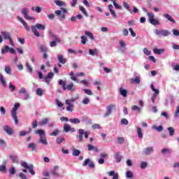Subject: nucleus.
I'll return each mask as SVG.
<instances>
[{
  "mask_svg": "<svg viewBox=\"0 0 179 179\" xmlns=\"http://www.w3.org/2000/svg\"><path fill=\"white\" fill-rule=\"evenodd\" d=\"M155 34L157 36H163L164 37H167L169 34H171V33L167 29H155Z\"/></svg>",
  "mask_w": 179,
  "mask_h": 179,
  "instance_id": "1a4fd4ad",
  "label": "nucleus"
},
{
  "mask_svg": "<svg viewBox=\"0 0 179 179\" xmlns=\"http://www.w3.org/2000/svg\"><path fill=\"white\" fill-rule=\"evenodd\" d=\"M150 87L152 90L155 92V93L153 94L152 98L156 99L157 97V94H159V90H157L156 88H155V85L153 84L150 85Z\"/></svg>",
  "mask_w": 179,
  "mask_h": 179,
  "instance_id": "f3484780",
  "label": "nucleus"
},
{
  "mask_svg": "<svg viewBox=\"0 0 179 179\" xmlns=\"http://www.w3.org/2000/svg\"><path fill=\"white\" fill-rule=\"evenodd\" d=\"M147 16H148V22L152 26H157L160 24V22L159 20L155 19V14L153 13H148Z\"/></svg>",
  "mask_w": 179,
  "mask_h": 179,
  "instance_id": "423d86ee",
  "label": "nucleus"
},
{
  "mask_svg": "<svg viewBox=\"0 0 179 179\" xmlns=\"http://www.w3.org/2000/svg\"><path fill=\"white\" fill-rule=\"evenodd\" d=\"M17 20H19V22H20V23H22V24L24 26V27L27 31H30V27H29V26L27 25V22H26V21H24V20H23V18H22L20 16H17Z\"/></svg>",
  "mask_w": 179,
  "mask_h": 179,
  "instance_id": "ddd939ff",
  "label": "nucleus"
},
{
  "mask_svg": "<svg viewBox=\"0 0 179 179\" xmlns=\"http://www.w3.org/2000/svg\"><path fill=\"white\" fill-rule=\"evenodd\" d=\"M132 111H138V113H141L142 111V108H139L138 106L134 105L131 106Z\"/></svg>",
  "mask_w": 179,
  "mask_h": 179,
  "instance_id": "a19ab883",
  "label": "nucleus"
},
{
  "mask_svg": "<svg viewBox=\"0 0 179 179\" xmlns=\"http://www.w3.org/2000/svg\"><path fill=\"white\" fill-rule=\"evenodd\" d=\"M35 134L39 136V142L42 145H48V141H47V138L45 137V131L43 129H37L35 131Z\"/></svg>",
  "mask_w": 179,
  "mask_h": 179,
  "instance_id": "f257e3e1",
  "label": "nucleus"
},
{
  "mask_svg": "<svg viewBox=\"0 0 179 179\" xmlns=\"http://www.w3.org/2000/svg\"><path fill=\"white\" fill-rule=\"evenodd\" d=\"M59 135V129H57L53 131V132L50 134V136H58Z\"/></svg>",
  "mask_w": 179,
  "mask_h": 179,
  "instance_id": "37998d69",
  "label": "nucleus"
},
{
  "mask_svg": "<svg viewBox=\"0 0 179 179\" xmlns=\"http://www.w3.org/2000/svg\"><path fill=\"white\" fill-rule=\"evenodd\" d=\"M87 42V37H86V36H81V43L85 45V44H86Z\"/></svg>",
  "mask_w": 179,
  "mask_h": 179,
  "instance_id": "4d7b16f0",
  "label": "nucleus"
},
{
  "mask_svg": "<svg viewBox=\"0 0 179 179\" xmlns=\"http://www.w3.org/2000/svg\"><path fill=\"white\" fill-rule=\"evenodd\" d=\"M7 51H9L10 54L16 55V50L13 49V48H10L9 46L6 45L3 49H1V54H5Z\"/></svg>",
  "mask_w": 179,
  "mask_h": 179,
  "instance_id": "9b49d317",
  "label": "nucleus"
},
{
  "mask_svg": "<svg viewBox=\"0 0 179 179\" xmlns=\"http://www.w3.org/2000/svg\"><path fill=\"white\" fill-rule=\"evenodd\" d=\"M143 52L145 55H150L151 54L150 51L148 49V48H143Z\"/></svg>",
  "mask_w": 179,
  "mask_h": 179,
  "instance_id": "338daca9",
  "label": "nucleus"
},
{
  "mask_svg": "<svg viewBox=\"0 0 179 179\" xmlns=\"http://www.w3.org/2000/svg\"><path fill=\"white\" fill-rule=\"evenodd\" d=\"M115 159L117 163H120L121 162V153L117 152L115 155Z\"/></svg>",
  "mask_w": 179,
  "mask_h": 179,
  "instance_id": "ea45409f",
  "label": "nucleus"
},
{
  "mask_svg": "<svg viewBox=\"0 0 179 179\" xmlns=\"http://www.w3.org/2000/svg\"><path fill=\"white\" fill-rule=\"evenodd\" d=\"M66 90H69L70 92H75L76 90L73 87V83H70L66 86Z\"/></svg>",
  "mask_w": 179,
  "mask_h": 179,
  "instance_id": "5701e85b",
  "label": "nucleus"
},
{
  "mask_svg": "<svg viewBox=\"0 0 179 179\" xmlns=\"http://www.w3.org/2000/svg\"><path fill=\"white\" fill-rule=\"evenodd\" d=\"M58 169H59L58 165L55 166L53 169H50V173L55 177H59V173L57 172Z\"/></svg>",
  "mask_w": 179,
  "mask_h": 179,
  "instance_id": "f8f14e48",
  "label": "nucleus"
},
{
  "mask_svg": "<svg viewBox=\"0 0 179 179\" xmlns=\"http://www.w3.org/2000/svg\"><path fill=\"white\" fill-rule=\"evenodd\" d=\"M136 130L138 139H143V131H142V128L136 126Z\"/></svg>",
  "mask_w": 179,
  "mask_h": 179,
  "instance_id": "4468645a",
  "label": "nucleus"
},
{
  "mask_svg": "<svg viewBox=\"0 0 179 179\" xmlns=\"http://www.w3.org/2000/svg\"><path fill=\"white\" fill-rule=\"evenodd\" d=\"M1 37H3V40H9L11 38L10 33H9L8 31H2Z\"/></svg>",
  "mask_w": 179,
  "mask_h": 179,
  "instance_id": "dca6fc26",
  "label": "nucleus"
},
{
  "mask_svg": "<svg viewBox=\"0 0 179 179\" xmlns=\"http://www.w3.org/2000/svg\"><path fill=\"white\" fill-rule=\"evenodd\" d=\"M117 141H118V143H120V145H122V143L125 142V139L123 137H117Z\"/></svg>",
  "mask_w": 179,
  "mask_h": 179,
  "instance_id": "69168bd1",
  "label": "nucleus"
},
{
  "mask_svg": "<svg viewBox=\"0 0 179 179\" xmlns=\"http://www.w3.org/2000/svg\"><path fill=\"white\" fill-rule=\"evenodd\" d=\"M167 131L168 132H169V136H174V132H175L174 128L168 127Z\"/></svg>",
  "mask_w": 179,
  "mask_h": 179,
  "instance_id": "79ce46f5",
  "label": "nucleus"
},
{
  "mask_svg": "<svg viewBox=\"0 0 179 179\" xmlns=\"http://www.w3.org/2000/svg\"><path fill=\"white\" fill-rule=\"evenodd\" d=\"M31 29L34 36L40 37V32L38 30H45V25L37 23L35 25H31Z\"/></svg>",
  "mask_w": 179,
  "mask_h": 179,
  "instance_id": "f03ea898",
  "label": "nucleus"
},
{
  "mask_svg": "<svg viewBox=\"0 0 179 179\" xmlns=\"http://www.w3.org/2000/svg\"><path fill=\"white\" fill-rule=\"evenodd\" d=\"M123 6L124 8H125V9H127V10H128L129 12H131V8H129V5H128L127 2H123Z\"/></svg>",
  "mask_w": 179,
  "mask_h": 179,
  "instance_id": "e2e57ef3",
  "label": "nucleus"
},
{
  "mask_svg": "<svg viewBox=\"0 0 179 179\" xmlns=\"http://www.w3.org/2000/svg\"><path fill=\"white\" fill-rule=\"evenodd\" d=\"M55 13L56 16L59 17V20H64V19L66 17L65 13H68V10H66V8H61V10H55Z\"/></svg>",
  "mask_w": 179,
  "mask_h": 179,
  "instance_id": "39448f33",
  "label": "nucleus"
},
{
  "mask_svg": "<svg viewBox=\"0 0 179 179\" xmlns=\"http://www.w3.org/2000/svg\"><path fill=\"white\" fill-rule=\"evenodd\" d=\"M115 108V104L111 103L106 106V112L103 115L104 118H108L110 115H111V113H113V110Z\"/></svg>",
  "mask_w": 179,
  "mask_h": 179,
  "instance_id": "0eeeda50",
  "label": "nucleus"
},
{
  "mask_svg": "<svg viewBox=\"0 0 179 179\" xmlns=\"http://www.w3.org/2000/svg\"><path fill=\"white\" fill-rule=\"evenodd\" d=\"M89 54L90 55L94 57V55H97V54H99V50L97 49H94V50L92 49H90Z\"/></svg>",
  "mask_w": 179,
  "mask_h": 179,
  "instance_id": "473e14b6",
  "label": "nucleus"
},
{
  "mask_svg": "<svg viewBox=\"0 0 179 179\" xmlns=\"http://www.w3.org/2000/svg\"><path fill=\"white\" fill-rule=\"evenodd\" d=\"M106 174H108L110 177H113V179H118V173H115V171H111L110 172H107Z\"/></svg>",
  "mask_w": 179,
  "mask_h": 179,
  "instance_id": "4be33fe9",
  "label": "nucleus"
},
{
  "mask_svg": "<svg viewBox=\"0 0 179 179\" xmlns=\"http://www.w3.org/2000/svg\"><path fill=\"white\" fill-rule=\"evenodd\" d=\"M59 85L62 86L63 90H66V80H59Z\"/></svg>",
  "mask_w": 179,
  "mask_h": 179,
  "instance_id": "393cba45",
  "label": "nucleus"
},
{
  "mask_svg": "<svg viewBox=\"0 0 179 179\" xmlns=\"http://www.w3.org/2000/svg\"><path fill=\"white\" fill-rule=\"evenodd\" d=\"M28 148L31 149L32 152H37V145L34 143H30L28 144Z\"/></svg>",
  "mask_w": 179,
  "mask_h": 179,
  "instance_id": "6ab92c4d",
  "label": "nucleus"
},
{
  "mask_svg": "<svg viewBox=\"0 0 179 179\" xmlns=\"http://www.w3.org/2000/svg\"><path fill=\"white\" fill-rule=\"evenodd\" d=\"M154 151H155V150H154L153 147H148V148H146L145 149H144L143 153H144V155L149 156V155H150V153H153Z\"/></svg>",
  "mask_w": 179,
  "mask_h": 179,
  "instance_id": "2eb2a0df",
  "label": "nucleus"
},
{
  "mask_svg": "<svg viewBox=\"0 0 179 179\" xmlns=\"http://www.w3.org/2000/svg\"><path fill=\"white\" fill-rule=\"evenodd\" d=\"M87 164H88V166H89V167L90 168V169H94V163L93 162H92L91 160H90V159H86L84 162H83V167H86V166H87Z\"/></svg>",
  "mask_w": 179,
  "mask_h": 179,
  "instance_id": "9d476101",
  "label": "nucleus"
},
{
  "mask_svg": "<svg viewBox=\"0 0 179 179\" xmlns=\"http://www.w3.org/2000/svg\"><path fill=\"white\" fill-rule=\"evenodd\" d=\"M72 155H73V156H79V155H80V150H76V149H73Z\"/></svg>",
  "mask_w": 179,
  "mask_h": 179,
  "instance_id": "6e6d98bb",
  "label": "nucleus"
},
{
  "mask_svg": "<svg viewBox=\"0 0 179 179\" xmlns=\"http://www.w3.org/2000/svg\"><path fill=\"white\" fill-rule=\"evenodd\" d=\"M172 33H173V36H179V31H178V29H173L172 30Z\"/></svg>",
  "mask_w": 179,
  "mask_h": 179,
  "instance_id": "774afa93",
  "label": "nucleus"
},
{
  "mask_svg": "<svg viewBox=\"0 0 179 179\" xmlns=\"http://www.w3.org/2000/svg\"><path fill=\"white\" fill-rule=\"evenodd\" d=\"M50 36L54 38L55 40V41H57V43H61V39H59V38H58V36H57V35L54 34H51Z\"/></svg>",
  "mask_w": 179,
  "mask_h": 179,
  "instance_id": "603ef678",
  "label": "nucleus"
},
{
  "mask_svg": "<svg viewBox=\"0 0 179 179\" xmlns=\"http://www.w3.org/2000/svg\"><path fill=\"white\" fill-rule=\"evenodd\" d=\"M69 122L71 124H80V120L78 119V118H73V119H69Z\"/></svg>",
  "mask_w": 179,
  "mask_h": 179,
  "instance_id": "4c0bfd02",
  "label": "nucleus"
},
{
  "mask_svg": "<svg viewBox=\"0 0 179 179\" xmlns=\"http://www.w3.org/2000/svg\"><path fill=\"white\" fill-rule=\"evenodd\" d=\"M119 92L122 97H127L128 91L122 87L119 88Z\"/></svg>",
  "mask_w": 179,
  "mask_h": 179,
  "instance_id": "b1692460",
  "label": "nucleus"
},
{
  "mask_svg": "<svg viewBox=\"0 0 179 179\" xmlns=\"http://www.w3.org/2000/svg\"><path fill=\"white\" fill-rule=\"evenodd\" d=\"M164 49H157V48H155L153 49V52L155 54H156L157 55H160L162 54H163V52H164Z\"/></svg>",
  "mask_w": 179,
  "mask_h": 179,
  "instance_id": "c85d7f7f",
  "label": "nucleus"
},
{
  "mask_svg": "<svg viewBox=\"0 0 179 179\" xmlns=\"http://www.w3.org/2000/svg\"><path fill=\"white\" fill-rule=\"evenodd\" d=\"M3 131H5L8 135H12V134H13V129L8 125L3 127Z\"/></svg>",
  "mask_w": 179,
  "mask_h": 179,
  "instance_id": "aec40b11",
  "label": "nucleus"
},
{
  "mask_svg": "<svg viewBox=\"0 0 179 179\" xmlns=\"http://www.w3.org/2000/svg\"><path fill=\"white\" fill-rule=\"evenodd\" d=\"M34 167V166H33V164H30L29 167H28V169H27L29 170L30 174H31V176H34V174H36V171H34V169H33Z\"/></svg>",
  "mask_w": 179,
  "mask_h": 179,
  "instance_id": "58836bf2",
  "label": "nucleus"
},
{
  "mask_svg": "<svg viewBox=\"0 0 179 179\" xmlns=\"http://www.w3.org/2000/svg\"><path fill=\"white\" fill-rule=\"evenodd\" d=\"M78 99H79V94H77V96L76 98H72L71 99H66L65 101V103L71 104V103H75V101H76V100H78Z\"/></svg>",
  "mask_w": 179,
  "mask_h": 179,
  "instance_id": "a878e982",
  "label": "nucleus"
},
{
  "mask_svg": "<svg viewBox=\"0 0 179 179\" xmlns=\"http://www.w3.org/2000/svg\"><path fill=\"white\" fill-rule=\"evenodd\" d=\"M0 82L4 87H6V81L5 80V78H3V75L2 73H0Z\"/></svg>",
  "mask_w": 179,
  "mask_h": 179,
  "instance_id": "2f4dec72",
  "label": "nucleus"
},
{
  "mask_svg": "<svg viewBox=\"0 0 179 179\" xmlns=\"http://www.w3.org/2000/svg\"><path fill=\"white\" fill-rule=\"evenodd\" d=\"M68 106L66 108V111H70L72 113V108H73V104L72 103H66Z\"/></svg>",
  "mask_w": 179,
  "mask_h": 179,
  "instance_id": "3c124183",
  "label": "nucleus"
},
{
  "mask_svg": "<svg viewBox=\"0 0 179 179\" xmlns=\"http://www.w3.org/2000/svg\"><path fill=\"white\" fill-rule=\"evenodd\" d=\"M78 135L77 136V138H78V142H83V135L85 139H87L89 135H90V132L85 131L83 129H78Z\"/></svg>",
  "mask_w": 179,
  "mask_h": 179,
  "instance_id": "20e7f679",
  "label": "nucleus"
},
{
  "mask_svg": "<svg viewBox=\"0 0 179 179\" xmlns=\"http://www.w3.org/2000/svg\"><path fill=\"white\" fill-rule=\"evenodd\" d=\"M152 129H154L155 131H157V132H162L163 131L164 128L163 126H156V125H152Z\"/></svg>",
  "mask_w": 179,
  "mask_h": 179,
  "instance_id": "bb28decb",
  "label": "nucleus"
},
{
  "mask_svg": "<svg viewBox=\"0 0 179 179\" xmlns=\"http://www.w3.org/2000/svg\"><path fill=\"white\" fill-rule=\"evenodd\" d=\"M90 103V99L87 97H85L84 99L82 101L83 104H89Z\"/></svg>",
  "mask_w": 179,
  "mask_h": 179,
  "instance_id": "680f3d73",
  "label": "nucleus"
},
{
  "mask_svg": "<svg viewBox=\"0 0 179 179\" xmlns=\"http://www.w3.org/2000/svg\"><path fill=\"white\" fill-rule=\"evenodd\" d=\"M119 44H120V48H127V43H125V42L122 40H120L119 41Z\"/></svg>",
  "mask_w": 179,
  "mask_h": 179,
  "instance_id": "bf43d9fd",
  "label": "nucleus"
},
{
  "mask_svg": "<svg viewBox=\"0 0 179 179\" xmlns=\"http://www.w3.org/2000/svg\"><path fill=\"white\" fill-rule=\"evenodd\" d=\"M79 9H80V10H81V12H83V13L85 15V16H87V12H86V10L85 9V8L83 6H80Z\"/></svg>",
  "mask_w": 179,
  "mask_h": 179,
  "instance_id": "052dcab7",
  "label": "nucleus"
},
{
  "mask_svg": "<svg viewBox=\"0 0 179 179\" xmlns=\"http://www.w3.org/2000/svg\"><path fill=\"white\" fill-rule=\"evenodd\" d=\"M20 106V104L19 103H16L14 104V106L11 110V117L14 120L15 125H17L19 124V120H17V108H19Z\"/></svg>",
  "mask_w": 179,
  "mask_h": 179,
  "instance_id": "7ed1b4c3",
  "label": "nucleus"
},
{
  "mask_svg": "<svg viewBox=\"0 0 179 179\" xmlns=\"http://www.w3.org/2000/svg\"><path fill=\"white\" fill-rule=\"evenodd\" d=\"M8 171L11 176H14V174L16 173V170L15 169V168L13 166H12L10 169H9Z\"/></svg>",
  "mask_w": 179,
  "mask_h": 179,
  "instance_id": "5fc2aeb1",
  "label": "nucleus"
},
{
  "mask_svg": "<svg viewBox=\"0 0 179 179\" xmlns=\"http://www.w3.org/2000/svg\"><path fill=\"white\" fill-rule=\"evenodd\" d=\"M83 92H85L88 96H93V92L89 89H83Z\"/></svg>",
  "mask_w": 179,
  "mask_h": 179,
  "instance_id": "09e8293b",
  "label": "nucleus"
},
{
  "mask_svg": "<svg viewBox=\"0 0 179 179\" xmlns=\"http://www.w3.org/2000/svg\"><path fill=\"white\" fill-rule=\"evenodd\" d=\"M164 17H165V19H166V20L171 22L172 23H176V20H174V18L172 17L171 15H170L169 14L164 13Z\"/></svg>",
  "mask_w": 179,
  "mask_h": 179,
  "instance_id": "412c9836",
  "label": "nucleus"
},
{
  "mask_svg": "<svg viewBox=\"0 0 179 179\" xmlns=\"http://www.w3.org/2000/svg\"><path fill=\"white\" fill-rule=\"evenodd\" d=\"M43 93H44V91L43 90V89L38 88L36 90V94H37V96H43Z\"/></svg>",
  "mask_w": 179,
  "mask_h": 179,
  "instance_id": "864d4df0",
  "label": "nucleus"
},
{
  "mask_svg": "<svg viewBox=\"0 0 179 179\" xmlns=\"http://www.w3.org/2000/svg\"><path fill=\"white\" fill-rule=\"evenodd\" d=\"M85 35L90 37V38H91L92 40H94V36H93V34H92V32H90L89 31H85Z\"/></svg>",
  "mask_w": 179,
  "mask_h": 179,
  "instance_id": "a18cd8bd",
  "label": "nucleus"
},
{
  "mask_svg": "<svg viewBox=\"0 0 179 179\" xmlns=\"http://www.w3.org/2000/svg\"><path fill=\"white\" fill-rule=\"evenodd\" d=\"M29 12L30 11L27 8H24L21 10V13L24 16V19H26V20H34V17L29 15Z\"/></svg>",
  "mask_w": 179,
  "mask_h": 179,
  "instance_id": "6e6552de",
  "label": "nucleus"
},
{
  "mask_svg": "<svg viewBox=\"0 0 179 179\" xmlns=\"http://www.w3.org/2000/svg\"><path fill=\"white\" fill-rule=\"evenodd\" d=\"M126 177L127 178H132V177H134V173L131 171H127L126 172Z\"/></svg>",
  "mask_w": 179,
  "mask_h": 179,
  "instance_id": "8fccbe9b",
  "label": "nucleus"
},
{
  "mask_svg": "<svg viewBox=\"0 0 179 179\" xmlns=\"http://www.w3.org/2000/svg\"><path fill=\"white\" fill-rule=\"evenodd\" d=\"M25 65H26L27 69L29 71V73H31V72H33V68H31V66H30V64H29L28 62H26Z\"/></svg>",
  "mask_w": 179,
  "mask_h": 179,
  "instance_id": "13d9d810",
  "label": "nucleus"
},
{
  "mask_svg": "<svg viewBox=\"0 0 179 179\" xmlns=\"http://www.w3.org/2000/svg\"><path fill=\"white\" fill-rule=\"evenodd\" d=\"M87 149L89 151L94 150V152H99V148H97V147H94L92 144L87 145Z\"/></svg>",
  "mask_w": 179,
  "mask_h": 179,
  "instance_id": "cd10ccee",
  "label": "nucleus"
},
{
  "mask_svg": "<svg viewBox=\"0 0 179 179\" xmlns=\"http://www.w3.org/2000/svg\"><path fill=\"white\" fill-rule=\"evenodd\" d=\"M65 141V138L64 137H57L56 138V142L57 145H61L64 141Z\"/></svg>",
  "mask_w": 179,
  "mask_h": 179,
  "instance_id": "c03bdc74",
  "label": "nucleus"
},
{
  "mask_svg": "<svg viewBox=\"0 0 179 179\" xmlns=\"http://www.w3.org/2000/svg\"><path fill=\"white\" fill-rule=\"evenodd\" d=\"M131 83H137V85H139V83H141V78L137 76L135 79L131 78Z\"/></svg>",
  "mask_w": 179,
  "mask_h": 179,
  "instance_id": "f704fd0d",
  "label": "nucleus"
},
{
  "mask_svg": "<svg viewBox=\"0 0 179 179\" xmlns=\"http://www.w3.org/2000/svg\"><path fill=\"white\" fill-rule=\"evenodd\" d=\"M70 128H71V125H69L68 123L64 124L63 126L64 132H66V133L69 132Z\"/></svg>",
  "mask_w": 179,
  "mask_h": 179,
  "instance_id": "72a5a7b5",
  "label": "nucleus"
},
{
  "mask_svg": "<svg viewBox=\"0 0 179 179\" xmlns=\"http://www.w3.org/2000/svg\"><path fill=\"white\" fill-rule=\"evenodd\" d=\"M38 50H40V51L41 52H47V51H48V49L47 48V46H45L44 45H38Z\"/></svg>",
  "mask_w": 179,
  "mask_h": 179,
  "instance_id": "7c9ffc66",
  "label": "nucleus"
},
{
  "mask_svg": "<svg viewBox=\"0 0 179 179\" xmlns=\"http://www.w3.org/2000/svg\"><path fill=\"white\" fill-rule=\"evenodd\" d=\"M4 71L7 75H12V69H10V66L9 65L5 66Z\"/></svg>",
  "mask_w": 179,
  "mask_h": 179,
  "instance_id": "c756f323",
  "label": "nucleus"
},
{
  "mask_svg": "<svg viewBox=\"0 0 179 179\" xmlns=\"http://www.w3.org/2000/svg\"><path fill=\"white\" fill-rule=\"evenodd\" d=\"M10 159H11L13 163H19V159L15 155H10Z\"/></svg>",
  "mask_w": 179,
  "mask_h": 179,
  "instance_id": "de8ad7c7",
  "label": "nucleus"
},
{
  "mask_svg": "<svg viewBox=\"0 0 179 179\" xmlns=\"http://www.w3.org/2000/svg\"><path fill=\"white\" fill-rule=\"evenodd\" d=\"M173 117L176 120H178L179 117V106L176 107V109L175 110V113L173 114Z\"/></svg>",
  "mask_w": 179,
  "mask_h": 179,
  "instance_id": "e433bc0d",
  "label": "nucleus"
},
{
  "mask_svg": "<svg viewBox=\"0 0 179 179\" xmlns=\"http://www.w3.org/2000/svg\"><path fill=\"white\" fill-rule=\"evenodd\" d=\"M6 146V142L3 139H0V147L5 148Z\"/></svg>",
  "mask_w": 179,
  "mask_h": 179,
  "instance_id": "0e129e2a",
  "label": "nucleus"
},
{
  "mask_svg": "<svg viewBox=\"0 0 179 179\" xmlns=\"http://www.w3.org/2000/svg\"><path fill=\"white\" fill-rule=\"evenodd\" d=\"M57 59L59 64H62L63 65L66 64V59L64 58V56L62 55H58Z\"/></svg>",
  "mask_w": 179,
  "mask_h": 179,
  "instance_id": "a211bd4d",
  "label": "nucleus"
},
{
  "mask_svg": "<svg viewBox=\"0 0 179 179\" xmlns=\"http://www.w3.org/2000/svg\"><path fill=\"white\" fill-rule=\"evenodd\" d=\"M48 121H50V120L48 118H45L43 119L41 121L39 122V125H41V127L48 124Z\"/></svg>",
  "mask_w": 179,
  "mask_h": 179,
  "instance_id": "c9c22d12",
  "label": "nucleus"
},
{
  "mask_svg": "<svg viewBox=\"0 0 179 179\" xmlns=\"http://www.w3.org/2000/svg\"><path fill=\"white\" fill-rule=\"evenodd\" d=\"M55 3L57 6H64L65 5V3L60 0H55Z\"/></svg>",
  "mask_w": 179,
  "mask_h": 179,
  "instance_id": "49530a36",
  "label": "nucleus"
}]
</instances>
